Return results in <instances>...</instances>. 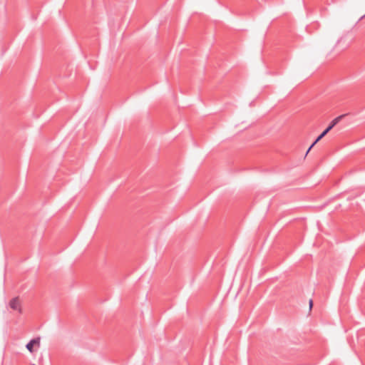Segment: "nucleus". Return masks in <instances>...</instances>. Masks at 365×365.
<instances>
[{
	"mask_svg": "<svg viewBox=\"0 0 365 365\" xmlns=\"http://www.w3.org/2000/svg\"><path fill=\"white\" fill-rule=\"evenodd\" d=\"M34 344H37L38 346L40 345V338H35L31 340H30L27 344L26 345V348L28 349V351L31 353L34 352Z\"/></svg>",
	"mask_w": 365,
	"mask_h": 365,
	"instance_id": "obj_3",
	"label": "nucleus"
},
{
	"mask_svg": "<svg viewBox=\"0 0 365 365\" xmlns=\"http://www.w3.org/2000/svg\"><path fill=\"white\" fill-rule=\"evenodd\" d=\"M9 307L14 310H18L19 313H21V308L19 302V297H14L9 302Z\"/></svg>",
	"mask_w": 365,
	"mask_h": 365,
	"instance_id": "obj_2",
	"label": "nucleus"
},
{
	"mask_svg": "<svg viewBox=\"0 0 365 365\" xmlns=\"http://www.w3.org/2000/svg\"><path fill=\"white\" fill-rule=\"evenodd\" d=\"M345 115H341L331 120L328 127L317 138L312 144L308 148L306 155L311 150V149L322 139L344 117Z\"/></svg>",
	"mask_w": 365,
	"mask_h": 365,
	"instance_id": "obj_1",
	"label": "nucleus"
},
{
	"mask_svg": "<svg viewBox=\"0 0 365 365\" xmlns=\"http://www.w3.org/2000/svg\"><path fill=\"white\" fill-rule=\"evenodd\" d=\"M364 16H365V14L361 17V19L364 18Z\"/></svg>",
	"mask_w": 365,
	"mask_h": 365,
	"instance_id": "obj_5",
	"label": "nucleus"
},
{
	"mask_svg": "<svg viewBox=\"0 0 365 365\" xmlns=\"http://www.w3.org/2000/svg\"><path fill=\"white\" fill-rule=\"evenodd\" d=\"M31 365H36V364H31Z\"/></svg>",
	"mask_w": 365,
	"mask_h": 365,
	"instance_id": "obj_6",
	"label": "nucleus"
},
{
	"mask_svg": "<svg viewBox=\"0 0 365 365\" xmlns=\"http://www.w3.org/2000/svg\"><path fill=\"white\" fill-rule=\"evenodd\" d=\"M309 304V308L311 309L313 306V301L312 299H310Z\"/></svg>",
	"mask_w": 365,
	"mask_h": 365,
	"instance_id": "obj_4",
	"label": "nucleus"
}]
</instances>
